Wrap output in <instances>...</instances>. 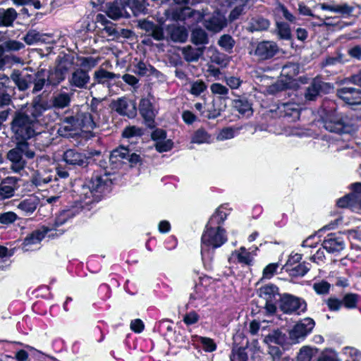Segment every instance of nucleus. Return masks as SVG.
Returning <instances> with one entry per match:
<instances>
[{"label": "nucleus", "instance_id": "f257e3e1", "mask_svg": "<svg viewBox=\"0 0 361 361\" xmlns=\"http://www.w3.org/2000/svg\"><path fill=\"white\" fill-rule=\"evenodd\" d=\"M43 72L37 71L35 73H22L18 70H14L10 76V78L15 83L16 87L20 91L27 90L31 84H33V88L32 90V94L41 91L44 87V79L42 77Z\"/></svg>", "mask_w": 361, "mask_h": 361}, {"label": "nucleus", "instance_id": "f03ea898", "mask_svg": "<svg viewBox=\"0 0 361 361\" xmlns=\"http://www.w3.org/2000/svg\"><path fill=\"white\" fill-rule=\"evenodd\" d=\"M34 123L30 117L20 111L16 112L11 122V130L16 140H27L35 135Z\"/></svg>", "mask_w": 361, "mask_h": 361}, {"label": "nucleus", "instance_id": "7ed1b4c3", "mask_svg": "<svg viewBox=\"0 0 361 361\" xmlns=\"http://www.w3.org/2000/svg\"><path fill=\"white\" fill-rule=\"evenodd\" d=\"M45 163H49V159L47 157H40L36 160L37 169L32 173L30 181L37 188H42L45 185L51 183L53 180H56L54 172L50 167L44 164Z\"/></svg>", "mask_w": 361, "mask_h": 361}, {"label": "nucleus", "instance_id": "20e7f679", "mask_svg": "<svg viewBox=\"0 0 361 361\" xmlns=\"http://www.w3.org/2000/svg\"><path fill=\"white\" fill-rule=\"evenodd\" d=\"M128 147L120 146L114 149L109 156V163L113 169H118L123 164H130L131 166L140 162L139 154L132 152Z\"/></svg>", "mask_w": 361, "mask_h": 361}, {"label": "nucleus", "instance_id": "39448f33", "mask_svg": "<svg viewBox=\"0 0 361 361\" xmlns=\"http://www.w3.org/2000/svg\"><path fill=\"white\" fill-rule=\"evenodd\" d=\"M324 127L329 132L338 134L347 133L350 130L348 118L336 112L326 115L324 120Z\"/></svg>", "mask_w": 361, "mask_h": 361}, {"label": "nucleus", "instance_id": "423d86ee", "mask_svg": "<svg viewBox=\"0 0 361 361\" xmlns=\"http://www.w3.org/2000/svg\"><path fill=\"white\" fill-rule=\"evenodd\" d=\"M226 241L225 231L220 227L216 229L207 228L202 235V252L209 247L216 248L220 247Z\"/></svg>", "mask_w": 361, "mask_h": 361}, {"label": "nucleus", "instance_id": "0eeeda50", "mask_svg": "<svg viewBox=\"0 0 361 361\" xmlns=\"http://www.w3.org/2000/svg\"><path fill=\"white\" fill-rule=\"evenodd\" d=\"M68 67L65 62H60L56 66L48 71L40 69L43 72L44 85L57 86L65 80Z\"/></svg>", "mask_w": 361, "mask_h": 361}, {"label": "nucleus", "instance_id": "6e6552de", "mask_svg": "<svg viewBox=\"0 0 361 361\" xmlns=\"http://www.w3.org/2000/svg\"><path fill=\"white\" fill-rule=\"evenodd\" d=\"M279 51V47L273 41H262L249 51L250 55H253L258 60L264 61L274 57Z\"/></svg>", "mask_w": 361, "mask_h": 361}, {"label": "nucleus", "instance_id": "1a4fd4ad", "mask_svg": "<svg viewBox=\"0 0 361 361\" xmlns=\"http://www.w3.org/2000/svg\"><path fill=\"white\" fill-rule=\"evenodd\" d=\"M152 99V96L142 98L138 106L139 112L146 126L150 128L154 127V118L158 113Z\"/></svg>", "mask_w": 361, "mask_h": 361}, {"label": "nucleus", "instance_id": "9d476101", "mask_svg": "<svg viewBox=\"0 0 361 361\" xmlns=\"http://www.w3.org/2000/svg\"><path fill=\"white\" fill-rule=\"evenodd\" d=\"M278 295L279 289L273 284L264 286L259 290V296L265 301L264 308L269 314H274L276 310L274 302Z\"/></svg>", "mask_w": 361, "mask_h": 361}, {"label": "nucleus", "instance_id": "9b49d317", "mask_svg": "<svg viewBox=\"0 0 361 361\" xmlns=\"http://www.w3.org/2000/svg\"><path fill=\"white\" fill-rule=\"evenodd\" d=\"M279 309L286 314L292 313L298 310L305 311L306 303L301 298L286 293L280 298Z\"/></svg>", "mask_w": 361, "mask_h": 361}, {"label": "nucleus", "instance_id": "f8f14e48", "mask_svg": "<svg viewBox=\"0 0 361 361\" xmlns=\"http://www.w3.org/2000/svg\"><path fill=\"white\" fill-rule=\"evenodd\" d=\"M314 322L312 319L307 317L297 323L289 332L290 339L293 343H298L303 339L314 328Z\"/></svg>", "mask_w": 361, "mask_h": 361}, {"label": "nucleus", "instance_id": "ddd939ff", "mask_svg": "<svg viewBox=\"0 0 361 361\" xmlns=\"http://www.w3.org/2000/svg\"><path fill=\"white\" fill-rule=\"evenodd\" d=\"M68 82L71 87L86 89L90 82L88 70L82 68H74L68 77Z\"/></svg>", "mask_w": 361, "mask_h": 361}, {"label": "nucleus", "instance_id": "4468645a", "mask_svg": "<svg viewBox=\"0 0 361 361\" xmlns=\"http://www.w3.org/2000/svg\"><path fill=\"white\" fill-rule=\"evenodd\" d=\"M25 48V45L21 42L8 39L0 44V68L4 70L6 65L10 62V55H6V52L18 51Z\"/></svg>", "mask_w": 361, "mask_h": 361}, {"label": "nucleus", "instance_id": "2eb2a0df", "mask_svg": "<svg viewBox=\"0 0 361 361\" xmlns=\"http://www.w3.org/2000/svg\"><path fill=\"white\" fill-rule=\"evenodd\" d=\"M119 78V75L108 71L104 68H99L94 71L93 79L94 82L91 85V88L97 85H102L106 92H109L111 87V81Z\"/></svg>", "mask_w": 361, "mask_h": 361}, {"label": "nucleus", "instance_id": "dca6fc26", "mask_svg": "<svg viewBox=\"0 0 361 361\" xmlns=\"http://www.w3.org/2000/svg\"><path fill=\"white\" fill-rule=\"evenodd\" d=\"M337 95L349 105H361L360 89L353 87H343L337 90Z\"/></svg>", "mask_w": 361, "mask_h": 361}, {"label": "nucleus", "instance_id": "f3484780", "mask_svg": "<svg viewBox=\"0 0 361 361\" xmlns=\"http://www.w3.org/2000/svg\"><path fill=\"white\" fill-rule=\"evenodd\" d=\"M48 109L47 104L42 102L40 97L34 99L32 103L27 106L25 110L20 112L24 113L27 116L30 117V120L35 123L37 118L42 115V113Z\"/></svg>", "mask_w": 361, "mask_h": 361}, {"label": "nucleus", "instance_id": "a211bd4d", "mask_svg": "<svg viewBox=\"0 0 361 361\" xmlns=\"http://www.w3.org/2000/svg\"><path fill=\"white\" fill-rule=\"evenodd\" d=\"M137 25L141 30H145L148 36L157 41H161L165 38L164 29L158 24L145 19L138 20Z\"/></svg>", "mask_w": 361, "mask_h": 361}, {"label": "nucleus", "instance_id": "6ab92c4d", "mask_svg": "<svg viewBox=\"0 0 361 361\" xmlns=\"http://www.w3.org/2000/svg\"><path fill=\"white\" fill-rule=\"evenodd\" d=\"M204 24L207 30L218 32L226 25V19L219 11H215L204 20Z\"/></svg>", "mask_w": 361, "mask_h": 361}, {"label": "nucleus", "instance_id": "aec40b11", "mask_svg": "<svg viewBox=\"0 0 361 361\" xmlns=\"http://www.w3.org/2000/svg\"><path fill=\"white\" fill-rule=\"evenodd\" d=\"M116 111L121 115L133 118L137 114L136 104L135 102L126 98L118 99L115 103Z\"/></svg>", "mask_w": 361, "mask_h": 361}, {"label": "nucleus", "instance_id": "412c9836", "mask_svg": "<svg viewBox=\"0 0 361 361\" xmlns=\"http://www.w3.org/2000/svg\"><path fill=\"white\" fill-rule=\"evenodd\" d=\"M343 64V55L339 54L336 56H326L321 63V67L327 73L336 74L341 71Z\"/></svg>", "mask_w": 361, "mask_h": 361}, {"label": "nucleus", "instance_id": "4be33fe9", "mask_svg": "<svg viewBox=\"0 0 361 361\" xmlns=\"http://www.w3.org/2000/svg\"><path fill=\"white\" fill-rule=\"evenodd\" d=\"M329 85L321 80L319 78H315L307 87L305 97L307 100L313 101L317 99L320 92Z\"/></svg>", "mask_w": 361, "mask_h": 361}, {"label": "nucleus", "instance_id": "5701e85b", "mask_svg": "<svg viewBox=\"0 0 361 361\" xmlns=\"http://www.w3.org/2000/svg\"><path fill=\"white\" fill-rule=\"evenodd\" d=\"M63 160L68 164L78 166H87V158L85 154L75 149H68L63 154Z\"/></svg>", "mask_w": 361, "mask_h": 361}, {"label": "nucleus", "instance_id": "b1692460", "mask_svg": "<svg viewBox=\"0 0 361 361\" xmlns=\"http://www.w3.org/2000/svg\"><path fill=\"white\" fill-rule=\"evenodd\" d=\"M322 247L329 252H338L344 249L345 243L343 240L334 234H330L323 241Z\"/></svg>", "mask_w": 361, "mask_h": 361}, {"label": "nucleus", "instance_id": "393cba45", "mask_svg": "<svg viewBox=\"0 0 361 361\" xmlns=\"http://www.w3.org/2000/svg\"><path fill=\"white\" fill-rule=\"evenodd\" d=\"M106 180H103L100 176L92 178L90 183L82 188L83 194L86 198H90L93 192H101L106 184Z\"/></svg>", "mask_w": 361, "mask_h": 361}, {"label": "nucleus", "instance_id": "a878e982", "mask_svg": "<svg viewBox=\"0 0 361 361\" xmlns=\"http://www.w3.org/2000/svg\"><path fill=\"white\" fill-rule=\"evenodd\" d=\"M204 50V46L193 47L190 45H188L182 49V54L187 62H197L203 55Z\"/></svg>", "mask_w": 361, "mask_h": 361}, {"label": "nucleus", "instance_id": "bb28decb", "mask_svg": "<svg viewBox=\"0 0 361 361\" xmlns=\"http://www.w3.org/2000/svg\"><path fill=\"white\" fill-rule=\"evenodd\" d=\"M79 128L92 130L96 127V116L90 112L79 111L75 116Z\"/></svg>", "mask_w": 361, "mask_h": 361}, {"label": "nucleus", "instance_id": "cd10ccee", "mask_svg": "<svg viewBox=\"0 0 361 361\" xmlns=\"http://www.w3.org/2000/svg\"><path fill=\"white\" fill-rule=\"evenodd\" d=\"M96 20L97 23H100L102 25H103V27L102 28V34H106L107 37H111V39H118V27H116L112 23L109 22L104 15H97Z\"/></svg>", "mask_w": 361, "mask_h": 361}, {"label": "nucleus", "instance_id": "c85d7f7f", "mask_svg": "<svg viewBox=\"0 0 361 361\" xmlns=\"http://www.w3.org/2000/svg\"><path fill=\"white\" fill-rule=\"evenodd\" d=\"M319 7L322 10H326L340 15H350L353 11V7L347 3L341 4H320Z\"/></svg>", "mask_w": 361, "mask_h": 361}, {"label": "nucleus", "instance_id": "c756f323", "mask_svg": "<svg viewBox=\"0 0 361 361\" xmlns=\"http://www.w3.org/2000/svg\"><path fill=\"white\" fill-rule=\"evenodd\" d=\"M166 31L170 39L175 42H183L188 38V32L183 27L171 25L167 27Z\"/></svg>", "mask_w": 361, "mask_h": 361}, {"label": "nucleus", "instance_id": "7c9ffc66", "mask_svg": "<svg viewBox=\"0 0 361 361\" xmlns=\"http://www.w3.org/2000/svg\"><path fill=\"white\" fill-rule=\"evenodd\" d=\"M17 179L13 177L6 178L0 185V199L11 197L14 195Z\"/></svg>", "mask_w": 361, "mask_h": 361}, {"label": "nucleus", "instance_id": "2f4dec72", "mask_svg": "<svg viewBox=\"0 0 361 361\" xmlns=\"http://www.w3.org/2000/svg\"><path fill=\"white\" fill-rule=\"evenodd\" d=\"M79 128L75 116L66 117L61 122L58 132L62 136H68Z\"/></svg>", "mask_w": 361, "mask_h": 361}, {"label": "nucleus", "instance_id": "473e14b6", "mask_svg": "<svg viewBox=\"0 0 361 361\" xmlns=\"http://www.w3.org/2000/svg\"><path fill=\"white\" fill-rule=\"evenodd\" d=\"M270 21L262 16H256L250 19L248 30L250 32H261L269 29Z\"/></svg>", "mask_w": 361, "mask_h": 361}, {"label": "nucleus", "instance_id": "72a5a7b5", "mask_svg": "<svg viewBox=\"0 0 361 361\" xmlns=\"http://www.w3.org/2000/svg\"><path fill=\"white\" fill-rule=\"evenodd\" d=\"M50 35L41 33L36 30H30L23 37V40L27 45H33L39 42H45L46 38Z\"/></svg>", "mask_w": 361, "mask_h": 361}, {"label": "nucleus", "instance_id": "f704fd0d", "mask_svg": "<svg viewBox=\"0 0 361 361\" xmlns=\"http://www.w3.org/2000/svg\"><path fill=\"white\" fill-rule=\"evenodd\" d=\"M233 107L239 114L250 116L252 114V105L245 97H239L233 101Z\"/></svg>", "mask_w": 361, "mask_h": 361}, {"label": "nucleus", "instance_id": "c9c22d12", "mask_svg": "<svg viewBox=\"0 0 361 361\" xmlns=\"http://www.w3.org/2000/svg\"><path fill=\"white\" fill-rule=\"evenodd\" d=\"M73 94L60 92L52 97L51 104L56 109L68 107L71 102Z\"/></svg>", "mask_w": 361, "mask_h": 361}, {"label": "nucleus", "instance_id": "e433bc0d", "mask_svg": "<svg viewBox=\"0 0 361 361\" xmlns=\"http://www.w3.org/2000/svg\"><path fill=\"white\" fill-rule=\"evenodd\" d=\"M17 16L18 13L13 8H0V27L12 26Z\"/></svg>", "mask_w": 361, "mask_h": 361}, {"label": "nucleus", "instance_id": "4c0bfd02", "mask_svg": "<svg viewBox=\"0 0 361 361\" xmlns=\"http://www.w3.org/2000/svg\"><path fill=\"white\" fill-rule=\"evenodd\" d=\"M106 14L113 20H117L123 16V7L119 1L109 2L106 4Z\"/></svg>", "mask_w": 361, "mask_h": 361}, {"label": "nucleus", "instance_id": "58836bf2", "mask_svg": "<svg viewBox=\"0 0 361 361\" xmlns=\"http://www.w3.org/2000/svg\"><path fill=\"white\" fill-rule=\"evenodd\" d=\"M190 40L195 45L204 46L209 42L207 34L202 28H195L192 30Z\"/></svg>", "mask_w": 361, "mask_h": 361}, {"label": "nucleus", "instance_id": "ea45409f", "mask_svg": "<svg viewBox=\"0 0 361 361\" xmlns=\"http://www.w3.org/2000/svg\"><path fill=\"white\" fill-rule=\"evenodd\" d=\"M291 265V259H288L286 264V271L291 276H303L310 270V267L305 262L297 264L295 267H289Z\"/></svg>", "mask_w": 361, "mask_h": 361}, {"label": "nucleus", "instance_id": "a19ab883", "mask_svg": "<svg viewBox=\"0 0 361 361\" xmlns=\"http://www.w3.org/2000/svg\"><path fill=\"white\" fill-rule=\"evenodd\" d=\"M358 201V196L355 194H348L345 197L340 198L337 201V204L339 207H350L353 210L357 209V202Z\"/></svg>", "mask_w": 361, "mask_h": 361}, {"label": "nucleus", "instance_id": "79ce46f5", "mask_svg": "<svg viewBox=\"0 0 361 361\" xmlns=\"http://www.w3.org/2000/svg\"><path fill=\"white\" fill-rule=\"evenodd\" d=\"M49 231H51V229L46 228L43 232L39 231L32 232L30 235L25 238L24 245H30L39 243Z\"/></svg>", "mask_w": 361, "mask_h": 361}, {"label": "nucleus", "instance_id": "37998d69", "mask_svg": "<svg viewBox=\"0 0 361 361\" xmlns=\"http://www.w3.org/2000/svg\"><path fill=\"white\" fill-rule=\"evenodd\" d=\"M149 4L147 0H133L131 2V10L134 16H138L147 12Z\"/></svg>", "mask_w": 361, "mask_h": 361}, {"label": "nucleus", "instance_id": "c03bdc74", "mask_svg": "<svg viewBox=\"0 0 361 361\" xmlns=\"http://www.w3.org/2000/svg\"><path fill=\"white\" fill-rule=\"evenodd\" d=\"M232 257L236 258L238 262L241 264L248 265L251 262L250 254L244 247H241L239 250L233 252Z\"/></svg>", "mask_w": 361, "mask_h": 361}, {"label": "nucleus", "instance_id": "a18cd8bd", "mask_svg": "<svg viewBox=\"0 0 361 361\" xmlns=\"http://www.w3.org/2000/svg\"><path fill=\"white\" fill-rule=\"evenodd\" d=\"M218 44L226 51L231 52L233 49L235 40L229 35H223L218 40Z\"/></svg>", "mask_w": 361, "mask_h": 361}, {"label": "nucleus", "instance_id": "49530a36", "mask_svg": "<svg viewBox=\"0 0 361 361\" xmlns=\"http://www.w3.org/2000/svg\"><path fill=\"white\" fill-rule=\"evenodd\" d=\"M264 342L267 344L276 343L282 344L284 342V335L279 330L274 331L264 338Z\"/></svg>", "mask_w": 361, "mask_h": 361}, {"label": "nucleus", "instance_id": "de8ad7c7", "mask_svg": "<svg viewBox=\"0 0 361 361\" xmlns=\"http://www.w3.org/2000/svg\"><path fill=\"white\" fill-rule=\"evenodd\" d=\"M22 151L23 149L21 147L20 141H18L16 147L8 152V159L11 161L24 160Z\"/></svg>", "mask_w": 361, "mask_h": 361}, {"label": "nucleus", "instance_id": "09e8293b", "mask_svg": "<svg viewBox=\"0 0 361 361\" xmlns=\"http://www.w3.org/2000/svg\"><path fill=\"white\" fill-rule=\"evenodd\" d=\"M219 101L213 100L211 104H207V111L208 114L207 117L209 119L216 118L220 116L222 109L218 104Z\"/></svg>", "mask_w": 361, "mask_h": 361}, {"label": "nucleus", "instance_id": "8fccbe9b", "mask_svg": "<svg viewBox=\"0 0 361 361\" xmlns=\"http://www.w3.org/2000/svg\"><path fill=\"white\" fill-rule=\"evenodd\" d=\"M192 11L189 7L176 9L172 11L171 18L173 20H184L187 17L191 16Z\"/></svg>", "mask_w": 361, "mask_h": 361}, {"label": "nucleus", "instance_id": "3c124183", "mask_svg": "<svg viewBox=\"0 0 361 361\" xmlns=\"http://www.w3.org/2000/svg\"><path fill=\"white\" fill-rule=\"evenodd\" d=\"M277 34L280 38L289 39L291 37V32L289 25L283 22L276 23Z\"/></svg>", "mask_w": 361, "mask_h": 361}, {"label": "nucleus", "instance_id": "603ef678", "mask_svg": "<svg viewBox=\"0 0 361 361\" xmlns=\"http://www.w3.org/2000/svg\"><path fill=\"white\" fill-rule=\"evenodd\" d=\"M37 208V204L35 200H25L20 202L18 205V209L25 214H32Z\"/></svg>", "mask_w": 361, "mask_h": 361}, {"label": "nucleus", "instance_id": "864d4df0", "mask_svg": "<svg viewBox=\"0 0 361 361\" xmlns=\"http://www.w3.org/2000/svg\"><path fill=\"white\" fill-rule=\"evenodd\" d=\"M358 300V295L355 293H347L342 300V305L348 309L355 308Z\"/></svg>", "mask_w": 361, "mask_h": 361}, {"label": "nucleus", "instance_id": "5fc2aeb1", "mask_svg": "<svg viewBox=\"0 0 361 361\" xmlns=\"http://www.w3.org/2000/svg\"><path fill=\"white\" fill-rule=\"evenodd\" d=\"M281 106L285 116L293 117L294 119L299 118L300 112L294 104L284 103Z\"/></svg>", "mask_w": 361, "mask_h": 361}, {"label": "nucleus", "instance_id": "6e6d98bb", "mask_svg": "<svg viewBox=\"0 0 361 361\" xmlns=\"http://www.w3.org/2000/svg\"><path fill=\"white\" fill-rule=\"evenodd\" d=\"M210 135L204 130H197L192 138V142L202 144L209 142L210 140Z\"/></svg>", "mask_w": 361, "mask_h": 361}, {"label": "nucleus", "instance_id": "4d7b16f0", "mask_svg": "<svg viewBox=\"0 0 361 361\" xmlns=\"http://www.w3.org/2000/svg\"><path fill=\"white\" fill-rule=\"evenodd\" d=\"M142 134L143 131L141 128L132 126L125 128L122 135L126 138H131L134 137H140Z\"/></svg>", "mask_w": 361, "mask_h": 361}, {"label": "nucleus", "instance_id": "13d9d810", "mask_svg": "<svg viewBox=\"0 0 361 361\" xmlns=\"http://www.w3.org/2000/svg\"><path fill=\"white\" fill-rule=\"evenodd\" d=\"M314 290L319 295H326L329 293L331 284L325 281L316 282L313 284Z\"/></svg>", "mask_w": 361, "mask_h": 361}, {"label": "nucleus", "instance_id": "bf43d9fd", "mask_svg": "<svg viewBox=\"0 0 361 361\" xmlns=\"http://www.w3.org/2000/svg\"><path fill=\"white\" fill-rule=\"evenodd\" d=\"M314 355V349L309 347H303L298 355V361H311Z\"/></svg>", "mask_w": 361, "mask_h": 361}, {"label": "nucleus", "instance_id": "052dcab7", "mask_svg": "<svg viewBox=\"0 0 361 361\" xmlns=\"http://www.w3.org/2000/svg\"><path fill=\"white\" fill-rule=\"evenodd\" d=\"M231 361H247V355L245 350L242 348L233 349L230 355Z\"/></svg>", "mask_w": 361, "mask_h": 361}, {"label": "nucleus", "instance_id": "680f3d73", "mask_svg": "<svg viewBox=\"0 0 361 361\" xmlns=\"http://www.w3.org/2000/svg\"><path fill=\"white\" fill-rule=\"evenodd\" d=\"M343 353L348 357V360H355V361H360L361 352L353 347H345L343 349Z\"/></svg>", "mask_w": 361, "mask_h": 361}, {"label": "nucleus", "instance_id": "e2e57ef3", "mask_svg": "<svg viewBox=\"0 0 361 361\" xmlns=\"http://www.w3.org/2000/svg\"><path fill=\"white\" fill-rule=\"evenodd\" d=\"M206 85L202 80H197L192 83L190 93L193 95H200L206 90Z\"/></svg>", "mask_w": 361, "mask_h": 361}, {"label": "nucleus", "instance_id": "0e129e2a", "mask_svg": "<svg viewBox=\"0 0 361 361\" xmlns=\"http://www.w3.org/2000/svg\"><path fill=\"white\" fill-rule=\"evenodd\" d=\"M98 63V59L92 57H83L81 59V67L83 69L88 70V73L94 68Z\"/></svg>", "mask_w": 361, "mask_h": 361}, {"label": "nucleus", "instance_id": "69168bd1", "mask_svg": "<svg viewBox=\"0 0 361 361\" xmlns=\"http://www.w3.org/2000/svg\"><path fill=\"white\" fill-rule=\"evenodd\" d=\"M74 214L70 211H63L56 219L55 226H59L65 224L69 219L72 218Z\"/></svg>", "mask_w": 361, "mask_h": 361}, {"label": "nucleus", "instance_id": "338daca9", "mask_svg": "<svg viewBox=\"0 0 361 361\" xmlns=\"http://www.w3.org/2000/svg\"><path fill=\"white\" fill-rule=\"evenodd\" d=\"M325 302L329 309L331 311H338L342 306V300L334 297L329 298Z\"/></svg>", "mask_w": 361, "mask_h": 361}, {"label": "nucleus", "instance_id": "774afa93", "mask_svg": "<svg viewBox=\"0 0 361 361\" xmlns=\"http://www.w3.org/2000/svg\"><path fill=\"white\" fill-rule=\"evenodd\" d=\"M16 214L13 212H8L0 215V223L3 224H9L15 221Z\"/></svg>", "mask_w": 361, "mask_h": 361}]
</instances>
